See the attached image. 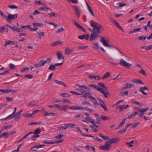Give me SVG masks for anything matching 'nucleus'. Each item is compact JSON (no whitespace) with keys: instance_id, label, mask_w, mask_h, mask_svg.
<instances>
[{"instance_id":"nucleus-1","label":"nucleus","mask_w":152,"mask_h":152,"mask_svg":"<svg viewBox=\"0 0 152 152\" xmlns=\"http://www.w3.org/2000/svg\"><path fill=\"white\" fill-rule=\"evenodd\" d=\"M76 86L79 87V88H77L76 89V90L78 92L79 94H80L79 95H83L85 91H86L84 89L90 90L89 88L85 86H81L78 84H77Z\"/></svg>"},{"instance_id":"nucleus-2","label":"nucleus","mask_w":152,"mask_h":152,"mask_svg":"<svg viewBox=\"0 0 152 152\" xmlns=\"http://www.w3.org/2000/svg\"><path fill=\"white\" fill-rule=\"evenodd\" d=\"M17 17L18 15L17 14L14 15L9 14L7 16L6 15H4L3 16V18L7 21H9L10 20L14 19L16 18Z\"/></svg>"},{"instance_id":"nucleus-3","label":"nucleus","mask_w":152,"mask_h":152,"mask_svg":"<svg viewBox=\"0 0 152 152\" xmlns=\"http://www.w3.org/2000/svg\"><path fill=\"white\" fill-rule=\"evenodd\" d=\"M119 64L122 66L127 67L128 68L131 67L132 65V64L127 63L123 59H121L120 61Z\"/></svg>"},{"instance_id":"nucleus-4","label":"nucleus","mask_w":152,"mask_h":152,"mask_svg":"<svg viewBox=\"0 0 152 152\" xmlns=\"http://www.w3.org/2000/svg\"><path fill=\"white\" fill-rule=\"evenodd\" d=\"M110 148V146L107 142L104 145H102L100 146L99 148L100 149L106 151L109 150Z\"/></svg>"},{"instance_id":"nucleus-5","label":"nucleus","mask_w":152,"mask_h":152,"mask_svg":"<svg viewBox=\"0 0 152 152\" xmlns=\"http://www.w3.org/2000/svg\"><path fill=\"white\" fill-rule=\"evenodd\" d=\"M17 90L15 91L12 90H11L10 89H0V92L7 94L9 93V92H10L12 94H14L17 92Z\"/></svg>"},{"instance_id":"nucleus-6","label":"nucleus","mask_w":152,"mask_h":152,"mask_svg":"<svg viewBox=\"0 0 152 152\" xmlns=\"http://www.w3.org/2000/svg\"><path fill=\"white\" fill-rule=\"evenodd\" d=\"M45 64V63L44 60H42L39 62L38 63L34 64V66H33L31 69H32L33 67H42L44 66Z\"/></svg>"},{"instance_id":"nucleus-7","label":"nucleus","mask_w":152,"mask_h":152,"mask_svg":"<svg viewBox=\"0 0 152 152\" xmlns=\"http://www.w3.org/2000/svg\"><path fill=\"white\" fill-rule=\"evenodd\" d=\"M101 41L102 43L106 47H111V46L114 47L113 45L109 44L107 41L104 39V37H102L101 38Z\"/></svg>"},{"instance_id":"nucleus-8","label":"nucleus","mask_w":152,"mask_h":152,"mask_svg":"<svg viewBox=\"0 0 152 152\" xmlns=\"http://www.w3.org/2000/svg\"><path fill=\"white\" fill-rule=\"evenodd\" d=\"M91 26L93 28V31L94 33L97 34L101 33L100 29L96 27L95 25H94L93 23H91Z\"/></svg>"},{"instance_id":"nucleus-9","label":"nucleus","mask_w":152,"mask_h":152,"mask_svg":"<svg viewBox=\"0 0 152 152\" xmlns=\"http://www.w3.org/2000/svg\"><path fill=\"white\" fill-rule=\"evenodd\" d=\"M85 119L92 123L96 128H98L99 127L98 125L96 124V123L94 122V121L91 118L88 117L86 118Z\"/></svg>"},{"instance_id":"nucleus-10","label":"nucleus","mask_w":152,"mask_h":152,"mask_svg":"<svg viewBox=\"0 0 152 152\" xmlns=\"http://www.w3.org/2000/svg\"><path fill=\"white\" fill-rule=\"evenodd\" d=\"M72 22L74 23L75 24L76 26L79 29H81L82 31H83V32L85 33H86V31L84 28L82 27L76 21L74 20H72Z\"/></svg>"},{"instance_id":"nucleus-11","label":"nucleus","mask_w":152,"mask_h":152,"mask_svg":"<svg viewBox=\"0 0 152 152\" xmlns=\"http://www.w3.org/2000/svg\"><path fill=\"white\" fill-rule=\"evenodd\" d=\"M99 35L94 33H92L89 37L91 41L96 39L98 37Z\"/></svg>"},{"instance_id":"nucleus-12","label":"nucleus","mask_w":152,"mask_h":152,"mask_svg":"<svg viewBox=\"0 0 152 152\" xmlns=\"http://www.w3.org/2000/svg\"><path fill=\"white\" fill-rule=\"evenodd\" d=\"M103 89L101 88L100 91H99L101 92L102 94H103L104 96L106 98H108V95L110 94V93L108 92L107 90H105V91H103Z\"/></svg>"},{"instance_id":"nucleus-13","label":"nucleus","mask_w":152,"mask_h":152,"mask_svg":"<svg viewBox=\"0 0 152 152\" xmlns=\"http://www.w3.org/2000/svg\"><path fill=\"white\" fill-rule=\"evenodd\" d=\"M89 34H86V35H81L78 36V38L81 39H85L88 40L89 39Z\"/></svg>"},{"instance_id":"nucleus-14","label":"nucleus","mask_w":152,"mask_h":152,"mask_svg":"<svg viewBox=\"0 0 152 152\" xmlns=\"http://www.w3.org/2000/svg\"><path fill=\"white\" fill-rule=\"evenodd\" d=\"M110 140L107 142L109 145L111 146V145L113 143H115L118 140V138H113L111 139H109Z\"/></svg>"},{"instance_id":"nucleus-15","label":"nucleus","mask_w":152,"mask_h":152,"mask_svg":"<svg viewBox=\"0 0 152 152\" xmlns=\"http://www.w3.org/2000/svg\"><path fill=\"white\" fill-rule=\"evenodd\" d=\"M73 7L75 8L76 13L77 14L78 18H79L81 15L80 10L79 7L75 6H73Z\"/></svg>"},{"instance_id":"nucleus-16","label":"nucleus","mask_w":152,"mask_h":152,"mask_svg":"<svg viewBox=\"0 0 152 152\" xmlns=\"http://www.w3.org/2000/svg\"><path fill=\"white\" fill-rule=\"evenodd\" d=\"M129 105H120L119 106L116 107V108H120L119 112H121L124 110L129 107Z\"/></svg>"},{"instance_id":"nucleus-17","label":"nucleus","mask_w":152,"mask_h":152,"mask_svg":"<svg viewBox=\"0 0 152 152\" xmlns=\"http://www.w3.org/2000/svg\"><path fill=\"white\" fill-rule=\"evenodd\" d=\"M132 124H128L125 127V128L123 130H119L118 132V133H120L122 134L123 133H125L127 129L128 128H129V126H131Z\"/></svg>"},{"instance_id":"nucleus-18","label":"nucleus","mask_w":152,"mask_h":152,"mask_svg":"<svg viewBox=\"0 0 152 152\" xmlns=\"http://www.w3.org/2000/svg\"><path fill=\"white\" fill-rule=\"evenodd\" d=\"M74 49L66 48L65 50L64 53L67 55H69L74 50Z\"/></svg>"},{"instance_id":"nucleus-19","label":"nucleus","mask_w":152,"mask_h":152,"mask_svg":"<svg viewBox=\"0 0 152 152\" xmlns=\"http://www.w3.org/2000/svg\"><path fill=\"white\" fill-rule=\"evenodd\" d=\"M148 89L146 86L142 87L140 88L139 91L142 93L143 94L147 95V94L145 93L144 91V90H148Z\"/></svg>"},{"instance_id":"nucleus-20","label":"nucleus","mask_w":152,"mask_h":152,"mask_svg":"<svg viewBox=\"0 0 152 152\" xmlns=\"http://www.w3.org/2000/svg\"><path fill=\"white\" fill-rule=\"evenodd\" d=\"M21 115H19L17 113L15 114L12 115L10 117V119L13 118L14 117H15L14 120H17L20 119L21 118Z\"/></svg>"},{"instance_id":"nucleus-21","label":"nucleus","mask_w":152,"mask_h":152,"mask_svg":"<svg viewBox=\"0 0 152 152\" xmlns=\"http://www.w3.org/2000/svg\"><path fill=\"white\" fill-rule=\"evenodd\" d=\"M89 98H91V100L92 101L94 104L95 106H96V105H98V103L97 102L96 100V99L95 98L93 97L91 95H90Z\"/></svg>"},{"instance_id":"nucleus-22","label":"nucleus","mask_w":152,"mask_h":152,"mask_svg":"<svg viewBox=\"0 0 152 152\" xmlns=\"http://www.w3.org/2000/svg\"><path fill=\"white\" fill-rule=\"evenodd\" d=\"M126 86L123 87L122 88V89L123 90L127 89L129 88H131L134 86L133 84L131 83L129 84V83H126Z\"/></svg>"},{"instance_id":"nucleus-23","label":"nucleus","mask_w":152,"mask_h":152,"mask_svg":"<svg viewBox=\"0 0 152 152\" xmlns=\"http://www.w3.org/2000/svg\"><path fill=\"white\" fill-rule=\"evenodd\" d=\"M57 55L58 58V60H60L62 59L63 60L64 59V57L61 52H57Z\"/></svg>"},{"instance_id":"nucleus-24","label":"nucleus","mask_w":152,"mask_h":152,"mask_svg":"<svg viewBox=\"0 0 152 152\" xmlns=\"http://www.w3.org/2000/svg\"><path fill=\"white\" fill-rule=\"evenodd\" d=\"M54 82L62 86H63L65 87H66L67 86L65 83L62 81H59L58 80H55Z\"/></svg>"},{"instance_id":"nucleus-25","label":"nucleus","mask_w":152,"mask_h":152,"mask_svg":"<svg viewBox=\"0 0 152 152\" xmlns=\"http://www.w3.org/2000/svg\"><path fill=\"white\" fill-rule=\"evenodd\" d=\"M137 114H138L137 112H135L132 113L131 114L129 115L128 116L127 118L128 119H132Z\"/></svg>"},{"instance_id":"nucleus-26","label":"nucleus","mask_w":152,"mask_h":152,"mask_svg":"<svg viewBox=\"0 0 152 152\" xmlns=\"http://www.w3.org/2000/svg\"><path fill=\"white\" fill-rule=\"evenodd\" d=\"M84 93V95L81 96V97L84 98L85 99L88 98V97H89L90 95H91V94L90 93V91H87V92H86L85 91Z\"/></svg>"},{"instance_id":"nucleus-27","label":"nucleus","mask_w":152,"mask_h":152,"mask_svg":"<svg viewBox=\"0 0 152 152\" xmlns=\"http://www.w3.org/2000/svg\"><path fill=\"white\" fill-rule=\"evenodd\" d=\"M88 86L89 87H94L95 89L97 90L98 91H100L101 88L99 87H98L97 86H96L95 84H92L91 85H88Z\"/></svg>"},{"instance_id":"nucleus-28","label":"nucleus","mask_w":152,"mask_h":152,"mask_svg":"<svg viewBox=\"0 0 152 152\" xmlns=\"http://www.w3.org/2000/svg\"><path fill=\"white\" fill-rule=\"evenodd\" d=\"M149 109L148 108H144V109H138V110L139 111V112L141 113H143L144 112L146 111H148Z\"/></svg>"},{"instance_id":"nucleus-29","label":"nucleus","mask_w":152,"mask_h":152,"mask_svg":"<svg viewBox=\"0 0 152 152\" xmlns=\"http://www.w3.org/2000/svg\"><path fill=\"white\" fill-rule=\"evenodd\" d=\"M114 21L115 26L119 29H120L123 31L124 32V30H123L122 28L119 25V24L118 23L116 20H114Z\"/></svg>"},{"instance_id":"nucleus-30","label":"nucleus","mask_w":152,"mask_h":152,"mask_svg":"<svg viewBox=\"0 0 152 152\" xmlns=\"http://www.w3.org/2000/svg\"><path fill=\"white\" fill-rule=\"evenodd\" d=\"M56 113H54L51 112H50L49 113H48V112H46L45 114H44L43 115L44 116H45L46 115H51V116H56L57 115V114H56Z\"/></svg>"},{"instance_id":"nucleus-31","label":"nucleus","mask_w":152,"mask_h":152,"mask_svg":"<svg viewBox=\"0 0 152 152\" xmlns=\"http://www.w3.org/2000/svg\"><path fill=\"white\" fill-rule=\"evenodd\" d=\"M62 43V42L61 41H56L54 42L53 43L51 44V46H55L59 45Z\"/></svg>"},{"instance_id":"nucleus-32","label":"nucleus","mask_w":152,"mask_h":152,"mask_svg":"<svg viewBox=\"0 0 152 152\" xmlns=\"http://www.w3.org/2000/svg\"><path fill=\"white\" fill-rule=\"evenodd\" d=\"M129 94V92L128 91H126L125 92H122L121 93H119L118 95L119 96H124L126 95Z\"/></svg>"},{"instance_id":"nucleus-33","label":"nucleus","mask_w":152,"mask_h":152,"mask_svg":"<svg viewBox=\"0 0 152 152\" xmlns=\"http://www.w3.org/2000/svg\"><path fill=\"white\" fill-rule=\"evenodd\" d=\"M41 132V130L39 127L36 129L34 131L33 134H39Z\"/></svg>"},{"instance_id":"nucleus-34","label":"nucleus","mask_w":152,"mask_h":152,"mask_svg":"<svg viewBox=\"0 0 152 152\" xmlns=\"http://www.w3.org/2000/svg\"><path fill=\"white\" fill-rule=\"evenodd\" d=\"M110 75V73L109 72H106L102 78V79H104L106 78L109 77Z\"/></svg>"},{"instance_id":"nucleus-35","label":"nucleus","mask_w":152,"mask_h":152,"mask_svg":"<svg viewBox=\"0 0 152 152\" xmlns=\"http://www.w3.org/2000/svg\"><path fill=\"white\" fill-rule=\"evenodd\" d=\"M141 28H136L134 29L133 31H131L129 32V34H133L134 33H136L138 31H140Z\"/></svg>"},{"instance_id":"nucleus-36","label":"nucleus","mask_w":152,"mask_h":152,"mask_svg":"<svg viewBox=\"0 0 152 152\" xmlns=\"http://www.w3.org/2000/svg\"><path fill=\"white\" fill-rule=\"evenodd\" d=\"M139 72L145 76H146L147 75V73L145 71L143 68H141V70Z\"/></svg>"},{"instance_id":"nucleus-37","label":"nucleus","mask_w":152,"mask_h":152,"mask_svg":"<svg viewBox=\"0 0 152 152\" xmlns=\"http://www.w3.org/2000/svg\"><path fill=\"white\" fill-rule=\"evenodd\" d=\"M43 24L42 23H33V26L34 27L36 26H43Z\"/></svg>"},{"instance_id":"nucleus-38","label":"nucleus","mask_w":152,"mask_h":152,"mask_svg":"<svg viewBox=\"0 0 152 152\" xmlns=\"http://www.w3.org/2000/svg\"><path fill=\"white\" fill-rule=\"evenodd\" d=\"M31 28V25H27L26 26H23L21 27V28H23L24 29H30Z\"/></svg>"},{"instance_id":"nucleus-39","label":"nucleus","mask_w":152,"mask_h":152,"mask_svg":"<svg viewBox=\"0 0 152 152\" xmlns=\"http://www.w3.org/2000/svg\"><path fill=\"white\" fill-rule=\"evenodd\" d=\"M99 136L102 137L104 140H109V138L108 136H106L104 135L103 134L100 133L99 134Z\"/></svg>"},{"instance_id":"nucleus-40","label":"nucleus","mask_w":152,"mask_h":152,"mask_svg":"<svg viewBox=\"0 0 152 152\" xmlns=\"http://www.w3.org/2000/svg\"><path fill=\"white\" fill-rule=\"evenodd\" d=\"M38 10L40 11L44 10L45 11H48L49 10H50V11H51V10L50 8H49L47 7H40L39 8Z\"/></svg>"},{"instance_id":"nucleus-41","label":"nucleus","mask_w":152,"mask_h":152,"mask_svg":"<svg viewBox=\"0 0 152 152\" xmlns=\"http://www.w3.org/2000/svg\"><path fill=\"white\" fill-rule=\"evenodd\" d=\"M132 82L134 83H139L141 84H143V82L141 81L140 80L134 79L132 80Z\"/></svg>"},{"instance_id":"nucleus-42","label":"nucleus","mask_w":152,"mask_h":152,"mask_svg":"<svg viewBox=\"0 0 152 152\" xmlns=\"http://www.w3.org/2000/svg\"><path fill=\"white\" fill-rule=\"evenodd\" d=\"M56 69V66L55 65H53L52 64H50V66L49 67L48 69L51 70H54Z\"/></svg>"},{"instance_id":"nucleus-43","label":"nucleus","mask_w":152,"mask_h":152,"mask_svg":"<svg viewBox=\"0 0 152 152\" xmlns=\"http://www.w3.org/2000/svg\"><path fill=\"white\" fill-rule=\"evenodd\" d=\"M23 116L26 117H33V115L31 114L28 113V114H22Z\"/></svg>"},{"instance_id":"nucleus-44","label":"nucleus","mask_w":152,"mask_h":152,"mask_svg":"<svg viewBox=\"0 0 152 152\" xmlns=\"http://www.w3.org/2000/svg\"><path fill=\"white\" fill-rule=\"evenodd\" d=\"M142 114L143 113L140 114L138 113V114H138L139 116L141 117L142 118H144L145 120H148V118L144 115Z\"/></svg>"},{"instance_id":"nucleus-45","label":"nucleus","mask_w":152,"mask_h":152,"mask_svg":"<svg viewBox=\"0 0 152 152\" xmlns=\"http://www.w3.org/2000/svg\"><path fill=\"white\" fill-rule=\"evenodd\" d=\"M101 119L104 121L110 119V118L109 117L106 116H104L103 115H102L101 116Z\"/></svg>"},{"instance_id":"nucleus-46","label":"nucleus","mask_w":152,"mask_h":152,"mask_svg":"<svg viewBox=\"0 0 152 152\" xmlns=\"http://www.w3.org/2000/svg\"><path fill=\"white\" fill-rule=\"evenodd\" d=\"M48 15H49L51 17H56L58 16V15L56 14L54 12H51L48 13Z\"/></svg>"},{"instance_id":"nucleus-47","label":"nucleus","mask_w":152,"mask_h":152,"mask_svg":"<svg viewBox=\"0 0 152 152\" xmlns=\"http://www.w3.org/2000/svg\"><path fill=\"white\" fill-rule=\"evenodd\" d=\"M94 49L95 50L98 49L99 48V45L97 43H94Z\"/></svg>"},{"instance_id":"nucleus-48","label":"nucleus","mask_w":152,"mask_h":152,"mask_svg":"<svg viewBox=\"0 0 152 152\" xmlns=\"http://www.w3.org/2000/svg\"><path fill=\"white\" fill-rule=\"evenodd\" d=\"M44 32H40L37 34L38 36V38L40 39L41 38V36H45V35H44Z\"/></svg>"},{"instance_id":"nucleus-49","label":"nucleus","mask_w":152,"mask_h":152,"mask_svg":"<svg viewBox=\"0 0 152 152\" xmlns=\"http://www.w3.org/2000/svg\"><path fill=\"white\" fill-rule=\"evenodd\" d=\"M33 134V132H30L28 133L26 135L23 137L22 138V139H25L28 136H29V135Z\"/></svg>"},{"instance_id":"nucleus-50","label":"nucleus","mask_w":152,"mask_h":152,"mask_svg":"<svg viewBox=\"0 0 152 152\" xmlns=\"http://www.w3.org/2000/svg\"><path fill=\"white\" fill-rule=\"evenodd\" d=\"M98 85L100 87H103L104 88H106V87L104 84L102 83H98Z\"/></svg>"},{"instance_id":"nucleus-51","label":"nucleus","mask_w":152,"mask_h":152,"mask_svg":"<svg viewBox=\"0 0 152 152\" xmlns=\"http://www.w3.org/2000/svg\"><path fill=\"white\" fill-rule=\"evenodd\" d=\"M62 102L64 103H68L71 104V102L69 100L66 99H64L62 101Z\"/></svg>"},{"instance_id":"nucleus-52","label":"nucleus","mask_w":152,"mask_h":152,"mask_svg":"<svg viewBox=\"0 0 152 152\" xmlns=\"http://www.w3.org/2000/svg\"><path fill=\"white\" fill-rule=\"evenodd\" d=\"M30 69V68L29 67H26L23 69H22L20 72L22 73L23 72L26 71H28Z\"/></svg>"},{"instance_id":"nucleus-53","label":"nucleus","mask_w":152,"mask_h":152,"mask_svg":"<svg viewBox=\"0 0 152 152\" xmlns=\"http://www.w3.org/2000/svg\"><path fill=\"white\" fill-rule=\"evenodd\" d=\"M88 47V46H79L78 47V49H79L84 50V49H86Z\"/></svg>"},{"instance_id":"nucleus-54","label":"nucleus","mask_w":152,"mask_h":152,"mask_svg":"<svg viewBox=\"0 0 152 152\" xmlns=\"http://www.w3.org/2000/svg\"><path fill=\"white\" fill-rule=\"evenodd\" d=\"M68 106V105H65L63 106L62 107V111L64 110L65 111H66L67 110Z\"/></svg>"},{"instance_id":"nucleus-55","label":"nucleus","mask_w":152,"mask_h":152,"mask_svg":"<svg viewBox=\"0 0 152 152\" xmlns=\"http://www.w3.org/2000/svg\"><path fill=\"white\" fill-rule=\"evenodd\" d=\"M37 145H35V146H34L31 147L30 148V149L29 150L31 151H37Z\"/></svg>"},{"instance_id":"nucleus-56","label":"nucleus","mask_w":152,"mask_h":152,"mask_svg":"<svg viewBox=\"0 0 152 152\" xmlns=\"http://www.w3.org/2000/svg\"><path fill=\"white\" fill-rule=\"evenodd\" d=\"M33 77V76L30 74L26 75L24 76V77H27V78L29 79L32 78Z\"/></svg>"},{"instance_id":"nucleus-57","label":"nucleus","mask_w":152,"mask_h":152,"mask_svg":"<svg viewBox=\"0 0 152 152\" xmlns=\"http://www.w3.org/2000/svg\"><path fill=\"white\" fill-rule=\"evenodd\" d=\"M133 103L135 104H136V105H138L140 106H142L143 105V104L141 103H140V102H139L137 101H134V102H132Z\"/></svg>"},{"instance_id":"nucleus-58","label":"nucleus","mask_w":152,"mask_h":152,"mask_svg":"<svg viewBox=\"0 0 152 152\" xmlns=\"http://www.w3.org/2000/svg\"><path fill=\"white\" fill-rule=\"evenodd\" d=\"M140 124V122L136 123L134 124L132 126V127H133V128H135L138 125H139Z\"/></svg>"},{"instance_id":"nucleus-59","label":"nucleus","mask_w":152,"mask_h":152,"mask_svg":"<svg viewBox=\"0 0 152 152\" xmlns=\"http://www.w3.org/2000/svg\"><path fill=\"white\" fill-rule=\"evenodd\" d=\"M90 127L92 129V130L94 131V132H98V130L95 128V126H94V125H93V126H90Z\"/></svg>"},{"instance_id":"nucleus-60","label":"nucleus","mask_w":152,"mask_h":152,"mask_svg":"<svg viewBox=\"0 0 152 152\" xmlns=\"http://www.w3.org/2000/svg\"><path fill=\"white\" fill-rule=\"evenodd\" d=\"M76 126V125L75 124H72L69 123V124L67 126L68 127L71 128H75V127Z\"/></svg>"},{"instance_id":"nucleus-61","label":"nucleus","mask_w":152,"mask_h":152,"mask_svg":"<svg viewBox=\"0 0 152 152\" xmlns=\"http://www.w3.org/2000/svg\"><path fill=\"white\" fill-rule=\"evenodd\" d=\"M117 4L120 6V7H122L126 5V4H124L123 2L118 3Z\"/></svg>"},{"instance_id":"nucleus-62","label":"nucleus","mask_w":152,"mask_h":152,"mask_svg":"<svg viewBox=\"0 0 152 152\" xmlns=\"http://www.w3.org/2000/svg\"><path fill=\"white\" fill-rule=\"evenodd\" d=\"M99 105L100 106L102 107L105 110L108 111V109L107 108V107L105 105H103V104H101L100 103L99 104Z\"/></svg>"},{"instance_id":"nucleus-63","label":"nucleus","mask_w":152,"mask_h":152,"mask_svg":"<svg viewBox=\"0 0 152 152\" xmlns=\"http://www.w3.org/2000/svg\"><path fill=\"white\" fill-rule=\"evenodd\" d=\"M3 137H5L6 138H7L9 137V134L8 133H2Z\"/></svg>"},{"instance_id":"nucleus-64","label":"nucleus","mask_w":152,"mask_h":152,"mask_svg":"<svg viewBox=\"0 0 152 152\" xmlns=\"http://www.w3.org/2000/svg\"><path fill=\"white\" fill-rule=\"evenodd\" d=\"M126 118H124L122 121L121 122V124H120V125L122 126L125 123L126 121Z\"/></svg>"}]
</instances>
